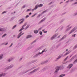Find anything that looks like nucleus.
Here are the masks:
<instances>
[{
  "mask_svg": "<svg viewBox=\"0 0 77 77\" xmlns=\"http://www.w3.org/2000/svg\"><path fill=\"white\" fill-rule=\"evenodd\" d=\"M42 6H43V5H42V4H40L38 5V6L37 5L35 6V9H36L38 8V7H42Z\"/></svg>",
  "mask_w": 77,
  "mask_h": 77,
  "instance_id": "obj_1",
  "label": "nucleus"
},
{
  "mask_svg": "<svg viewBox=\"0 0 77 77\" xmlns=\"http://www.w3.org/2000/svg\"><path fill=\"white\" fill-rule=\"evenodd\" d=\"M77 29V27H75L70 32H69V34H71V33H72V32H74V31H75V30L76 29Z\"/></svg>",
  "mask_w": 77,
  "mask_h": 77,
  "instance_id": "obj_2",
  "label": "nucleus"
},
{
  "mask_svg": "<svg viewBox=\"0 0 77 77\" xmlns=\"http://www.w3.org/2000/svg\"><path fill=\"white\" fill-rule=\"evenodd\" d=\"M27 25V24L26 23L23 26H22L23 27L20 29L19 31V32H21V31H22V30H23V29H24V28L23 27H25V26H26Z\"/></svg>",
  "mask_w": 77,
  "mask_h": 77,
  "instance_id": "obj_3",
  "label": "nucleus"
},
{
  "mask_svg": "<svg viewBox=\"0 0 77 77\" xmlns=\"http://www.w3.org/2000/svg\"><path fill=\"white\" fill-rule=\"evenodd\" d=\"M56 68L57 69H56V70L55 72V73H56V72H57L59 71V69H60V67L59 66H58L56 67Z\"/></svg>",
  "mask_w": 77,
  "mask_h": 77,
  "instance_id": "obj_4",
  "label": "nucleus"
},
{
  "mask_svg": "<svg viewBox=\"0 0 77 77\" xmlns=\"http://www.w3.org/2000/svg\"><path fill=\"white\" fill-rule=\"evenodd\" d=\"M21 33H22V32H21L19 34V35L18 36V37H17V38H18V39L20 38V36H21L22 35H23L24 34V33H23L22 34H21Z\"/></svg>",
  "mask_w": 77,
  "mask_h": 77,
  "instance_id": "obj_5",
  "label": "nucleus"
},
{
  "mask_svg": "<svg viewBox=\"0 0 77 77\" xmlns=\"http://www.w3.org/2000/svg\"><path fill=\"white\" fill-rule=\"evenodd\" d=\"M46 50V49H44V50H43L42 51V53H38L39 54H42V53H44V52L47 51V50Z\"/></svg>",
  "mask_w": 77,
  "mask_h": 77,
  "instance_id": "obj_6",
  "label": "nucleus"
},
{
  "mask_svg": "<svg viewBox=\"0 0 77 77\" xmlns=\"http://www.w3.org/2000/svg\"><path fill=\"white\" fill-rule=\"evenodd\" d=\"M72 66H73V64H70L68 66V68L69 69H70L71 67H72Z\"/></svg>",
  "mask_w": 77,
  "mask_h": 77,
  "instance_id": "obj_7",
  "label": "nucleus"
},
{
  "mask_svg": "<svg viewBox=\"0 0 77 77\" xmlns=\"http://www.w3.org/2000/svg\"><path fill=\"white\" fill-rule=\"evenodd\" d=\"M37 69H35L33 71L30 72V74H32V73H33V72H35V71H37Z\"/></svg>",
  "mask_w": 77,
  "mask_h": 77,
  "instance_id": "obj_8",
  "label": "nucleus"
},
{
  "mask_svg": "<svg viewBox=\"0 0 77 77\" xmlns=\"http://www.w3.org/2000/svg\"><path fill=\"white\" fill-rule=\"evenodd\" d=\"M31 37H32V35H28L26 37V38H31Z\"/></svg>",
  "mask_w": 77,
  "mask_h": 77,
  "instance_id": "obj_9",
  "label": "nucleus"
},
{
  "mask_svg": "<svg viewBox=\"0 0 77 77\" xmlns=\"http://www.w3.org/2000/svg\"><path fill=\"white\" fill-rule=\"evenodd\" d=\"M65 74H63L60 75V77H63V76H65Z\"/></svg>",
  "mask_w": 77,
  "mask_h": 77,
  "instance_id": "obj_10",
  "label": "nucleus"
},
{
  "mask_svg": "<svg viewBox=\"0 0 77 77\" xmlns=\"http://www.w3.org/2000/svg\"><path fill=\"white\" fill-rule=\"evenodd\" d=\"M70 51H69L68 52H67L66 54H65V56H66V55H67V54H69V53H70Z\"/></svg>",
  "mask_w": 77,
  "mask_h": 77,
  "instance_id": "obj_11",
  "label": "nucleus"
},
{
  "mask_svg": "<svg viewBox=\"0 0 77 77\" xmlns=\"http://www.w3.org/2000/svg\"><path fill=\"white\" fill-rule=\"evenodd\" d=\"M56 35H54L51 38V39H53L55 37H56Z\"/></svg>",
  "mask_w": 77,
  "mask_h": 77,
  "instance_id": "obj_12",
  "label": "nucleus"
},
{
  "mask_svg": "<svg viewBox=\"0 0 77 77\" xmlns=\"http://www.w3.org/2000/svg\"><path fill=\"white\" fill-rule=\"evenodd\" d=\"M38 31L37 30H35L34 31V33H38Z\"/></svg>",
  "mask_w": 77,
  "mask_h": 77,
  "instance_id": "obj_13",
  "label": "nucleus"
},
{
  "mask_svg": "<svg viewBox=\"0 0 77 77\" xmlns=\"http://www.w3.org/2000/svg\"><path fill=\"white\" fill-rule=\"evenodd\" d=\"M12 60V58H11L9 60H8V62H10V61H11Z\"/></svg>",
  "mask_w": 77,
  "mask_h": 77,
  "instance_id": "obj_14",
  "label": "nucleus"
},
{
  "mask_svg": "<svg viewBox=\"0 0 77 77\" xmlns=\"http://www.w3.org/2000/svg\"><path fill=\"white\" fill-rule=\"evenodd\" d=\"M24 20H23L22 21H21L20 23V24H21V23H23V22H24Z\"/></svg>",
  "mask_w": 77,
  "mask_h": 77,
  "instance_id": "obj_15",
  "label": "nucleus"
},
{
  "mask_svg": "<svg viewBox=\"0 0 77 77\" xmlns=\"http://www.w3.org/2000/svg\"><path fill=\"white\" fill-rule=\"evenodd\" d=\"M3 58V55H2L1 56H0V59H2Z\"/></svg>",
  "mask_w": 77,
  "mask_h": 77,
  "instance_id": "obj_16",
  "label": "nucleus"
},
{
  "mask_svg": "<svg viewBox=\"0 0 77 77\" xmlns=\"http://www.w3.org/2000/svg\"><path fill=\"white\" fill-rule=\"evenodd\" d=\"M13 66H12V65H11L9 67V68H8V69L9 68H12Z\"/></svg>",
  "mask_w": 77,
  "mask_h": 77,
  "instance_id": "obj_17",
  "label": "nucleus"
},
{
  "mask_svg": "<svg viewBox=\"0 0 77 77\" xmlns=\"http://www.w3.org/2000/svg\"><path fill=\"white\" fill-rule=\"evenodd\" d=\"M31 10H32L31 9H28L27 10V11H31Z\"/></svg>",
  "mask_w": 77,
  "mask_h": 77,
  "instance_id": "obj_18",
  "label": "nucleus"
},
{
  "mask_svg": "<svg viewBox=\"0 0 77 77\" xmlns=\"http://www.w3.org/2000/svg\"><path fill=\"white\" fill-rule=\"evenodd\" d=\"M7 34H5L3 36H2V37H5V36H6Z\"/></svg>",
  "mask_w": 77,
  "mask_h": 77,
  "instance_id": "obj_19",
  "label": "nucleus"
},
{
  "mask_svg": "<svg viewBox=\"0 0 77 77\" xmlns=\"http://www.w3.org/2000/svg\"><path fill=\"white\" fill-rule=\"evenodd\" d=\"M29 26H30V25H27V26H26V29L29 28Z\"/></svg>",
  "mask_w": 77,
  "mask_h": 77,
  "instance_id": "obj_20",
  "label": "nucleus"
},
{
  "mask_svg": "<svg viewBox=\"0 0 77 77\" xmlns=\"http://www.w3.org/2000/svg\"><path fill=\"white\" fill-rule=\"evenodd\" d=\"M61 57H62V56H60L58 57V58L57 59H60V58H61Z\"/></svg>",
  "mask_w": 77,
  "mask_h": 77,
  "instance_id": "obj_21",
  "label": "nucleus"
},
{
  "mask_svg": "<svg viewBox=\"0 0 77 77\" xmlns=\"http://www.w3.org/2000/svg\"><path fill=\"white\" fill-rule=\"evenodd\" d=\"M16 26H17V25H15L14 26H13V29H14V28L16 27Z\"/></svg>",
  "mask_w": 77,
  "mask_h": 77,
  "instance_id": "obj_22",
  "label": "nucleus"
},
{
  "mask_svg": "<svg viewBox=\"0 0 77 77\" xmlns=\"http://www.w3.org/2000/svg\"><path fill=\"white\" fill-rule=\"evenodd\" d=\"M68 56L65 59H64V60H67V59H68Z\"/></svg>",
  "mask_w": 77,
  "mask_h": 77,
  "instance_id": "obj_23",
  "label": "nucleus"
},
{
  "mask_svg": "<svg viewBox=\"0 0 77 77\" xmlns=\"http://www.w3.org/2000/svg\"><path fill=\"white\" fill-rule=\"evenodd\" d=\"M39 33H40V35H42V32H39Z\"/></svg>",
  "mask_w": 77,
  "mask_h": 77,
  "instance_id": "obj_24",
  "label": "nucleus"
},
{
  "mask_svg": "<svg viewBox=\"0 0 77 77\" xmlns=\"http://www.w3.org/2000/svg\"><path fill=\"white\" fill-rule=\"evenodd\" d=\"M36 15V14H34L32 16V17H35V16Z\"/></svg>",
  "mask_w": 77,
  "mask_h": 77,
  "instance_id": "obj_25",
  "label": "nucleus"
},
{
  "mask_svg": "<svg viewBox=\"0 0 77 77\" xmlns=\"http://www.w3.org/2000/svg\"><path fill=\"white\" fill-rule=\"evenodd\" d=\"M3 28H1L0 29V31H3Z\"/></svg>",
  "mask_w": 77,
  "mask_h": 77,
  "instance_id": "obj_26",
  "label": "nucleus"
},
{
  "mask_svg": "<svg viewBox=\"0 0 77 77\" xmlns=\"http://www.w3.org/2000/svg\"><path fill=\"white\" fill-rule=\"evenodd\" d=\"M66 38V36H63V37L62 38V39H64V38Z\"/></svg>",
  "mask_w": 77,
  "mask_h": 77,
  "instance_id": "obj_27",
  "label": "nucleus"
},
{
  "mask_svg": "<svg viewBox=\"0 0 77 77\" xmlns=\"http://www.w3.org/2000/svg\"><path fill=\"white\" fill-rule=\"evenodd\" d=\"M6 11H5L2 12V14H5V13H6Z\"/></svg>",
  "mask_w": 77,
  "mask_h": 77,
  "instance_id": "obj_28",
  "label": "nucleus"
},
{
  "mask_svg": "<svg viewBox=\"0 0 77 77\" xmlns=\"http://www.w3.org/2000/svg\"><path fill=\"white\" fill-rule=\"evenodd\" d=\"M3 76V74H0V77H2Z\"/></svg>",
  "mask_w": 77,
  "mask_h": 77,
  "instance_id": "obj_29",
  "label": "nucleus"
},
{
  "mask_svg": "<svg viewBox=\"0 0 77 77\" xmlns=\"http://www.w3.org/2000/svg\"><path fill=\"white\" fill-rule=\"evenodd\" d=\"M29 17V16L28 15H27L26 17V18H28V17Z\"/></svg>",
  "mask_w": 77,
  "mask_h": 77,
  "instance_id": "obj_30",
  "label": "nucleus"
},
{
  "mask_svg": "<svg viewBox=\"0 0 77 77\" xmlns=\"http://www.w3.org/2000/svg\"><path fill=\"white\" fill-rule=\"evenodd\" d=\"M76 34H75L74 35H72V36H74V37H75V36Z\"/></svg>",
  "mask_w": 77,
  "mask_h": 77,
  "instance_id": "obj_31",
  "label": "nucleus"
},
{
  "mask_svg": "<svg viewBox=\"0 0 77 77\" xmlns=\"http://www.w3.org/2000/svg\"><path fill=\"white\" fill-rule=\"evenodd\" d=\"M25 8V5H24V6H23L22 7V8Z\"/></svg>",
  "mask_w": 77,
  "mask_h": 77,
  "instance_id": "obj_32",
  "label": "nucleus"
},
{
  "mask_svg": "<svg viewBox=\"0 0 77 77\" xmlns=\"http://www.w3.org/2000/svg\"><path fill=\"white\" fill-rule=\"evenodd\" d=\"M46 11H44L42 13V14H44V13L45 12H46Z\"/></svg>",
  "mask_w": 77,
  "mask_h": 77,
  "instance_id": "obj_33",
  "label": "nucleus"
},
{
  "mask_svg": "<svg viewBox=\"0 0 77 77\" xmlns=\"http://www.w3.org/2000/svg\"><path fill=\"white\" fill-rule=\"evenodd\" d=\"M44 20L45 19H44V20H41V22H42L43 21H44Z\"/></svg>",
  "mask_w": 77,
  "mask_h": 77,
  "instance_id": "obj_34",
  "label": "nucleus"
},
{
  "mask_svg": "<svg viewBox=\"0 0 77 77\" xmlns=\"http://www.w3.org/2000/svg\"><path fill=\"white\" fill-rule=\"evenodd\" d=\"M13 45V44L11 43L10 47H11V46H12V45Z\"/></svg>",
  "mask_w": 77,
  "mask_h": 77,
  "instance_id": "obj_35",
  "label": "nucleus"
},
{
  "mask_svg": "<svg viewBox=\"0 0 77 77\" xmlns=\"http://www.w3.org/2000/svg\"><path fill=\"white\" fill-rule=\"evenodd\" d=\"M72 58L71 59L69 60V62H71V61L72 60Z\"/></svg>",
  "mask_w": 77,
  "mask_h": 77,
  "instance_id": "obj_36",
  "label": "nucleus"
},
{
  "mask_svg": "<svg viewBox=\"0 0 77 77\" xmlns=\"http://www.w3.org/2000/svg\"><path fill=\"white\" fill-rule=\"evenodd\" d=\"M34 9H35V8H34V9H32V12H33V11H34Z\"/></svg>",
  "mask_w": 77,
  "mask_h": 77,
  "instance_id": "obj_37",
  "label": "nucleus"
},
{
  "mask_svg": "<svg viewBox=\"0 0 77 77\" xmlns=\"http://www.w3.org/2000/svg\"><path fill=\"white\" fill-rule=\"evenodd\" d=\"M42 29V28H40L39 29H38V30H41V29Z\"/></svg>",
  "mask_w": 77,
  "mask_h": 77,
  "instance_id": "obj_38",
  "label": "nucleus"
},
{
  "mask_svg": "<svg viewBox=\"0 0 77 77\" xmlns=\"http://www.w3.org/2000/svg\"><path fill=\"white\" fill-rule=\"evenodd\" d=\"M77 45H76L75 47V48H77Z\"/></svg>",
  "mask_w": 77,
  "mask_h": 77,
  "instance_id": "obj_39",
  "label": "nucleus"
},
{
  "mask_svg": "<svg viewBox=\"0 0 77 77\" xmlns=\"http://www.w3.org/2000/svg\"><path fill=\"white\" fill-rule=\"evenodd\" d=\"M47 61H45L44 62V63H47Z\"/></svg>",
  "mask_w": 77,
  "mask_h": 77,
  "instance_id": "obj_40",
  "label": "nucleus"
},
{
  "mask_svg": "<svg viewBox=\"0 0 77 77\" xmlns=\"http://www.w3.org/2000/svg\"><path fill=\"white\" fill-rule=\"evenodd\" d=\"M42 31H43V32H44V33H45V31H44V30H42Z\"/></svg>",
  "mask_w": 77,
  "mask_h": 77,
  "instance_id": "obj_41",
  "label": "nucleus"
},
{
  "mask_svg": "<svg viewBox=\"0 0 77 77\" xmlns=\"http://www.w3.org/2000/svg\"><path fill=\"white\" fill-rule=\"evenodd\" d=\"M60 36H59L58 37V38H60Z\"/></svg>",
  "mask_w": 77,
  "mask_h": 77,
  "instance_id": "obj_42",
  "label": "nucleus"
},
{
  "mask_svg": "<svg viewBox=\"0 0 77 77\" xmlns=\"http://www.w3.org/2000/svg\"><path fill=\"white\" fill-rule=\"evenodd\" d=\"M8 44V43H7L5 45H7Z\"/></svg>",
  "mask_w": 77,
  "mask_h": 77,
  "instance_id": "obj_43",
  "label": "nucleus"
},
{
  "mask_svg": "<svg viewBox=\"0 0 77 77\" xmlns=\"http://www.w3.org/2000/svg\"><path fill=\"white\" fill-rule=\"evenodd\" d=\"M41 15H39L38 16V17H40Z\"/></svg>",
  "mask_w": 77,
  "mask_h": 77,
  "instance_id": "obj_44",
  "label": "nucleus"
},
{
  "mask_svg": "<svg viewBox=\"0 0 77 77\" xmlns=\"http://www.w3.org/2000/svg\"><path fill=\"white\" fill-rule=\"evenodd\" d=\"M31 14H32V13H30L29 14V15H31Z\"/></svg>",
  "mask_w": 77,
  "mask_h": 77,
  "instance_id": "obj_45",
  "label": "nucleus"
},
{
  "mask_svg": "<svg viewBox=\"0 0 77 77\" xmlns=\"http://www.w3.org/2000/svg\"><path fill=\"white\" fill-rule=\"evenodd\" d=\"M6 75V73H4V75Z\"/></svg>",
  "mask_w": 77,
  "mask_h": 77,
  "instance_id": "obj_46",
  "label": "nucleus"
},
{
  "mask_svg": "<svg viewBox=\"0 0 77 77\" xmlns=\"http://www.w3.org/2000/svg\"><path fill=\"white\" fill-rule=\"evenodd\" d=\"M13 36H14V37H15V35H13Z\"/></svg>",
  "mask_w": 77,
  "mask_h": 77,
  "instance_id": "obj_47",
  "label": "nucleus"
},
{
  "mask_svg": "<svg viewBox=\"0 0 77 77\" xmlns=\"http://www.w3.org/2000/svg\"><path fill=\"white\" fill-rule=\"evenodd\" d=\"M77 2H75V4H77Z\"/></svg>",
  "mask_w": 77,
  "mask_h": 77,
  "instance_id": "obj_48",
  "label": "nucleus"
},
{
  "mask_svg": "<svg viewBox=\"0 0 77 77\" xmlns=\"http://www.w3.org/2000/svg\"><path fill=\"white\" fill-rule=\"evenodd\" d=\"M47 31H46L45 32V33H47Z\"/></svg>",
  "mask_w": 77,
  "mask_h": 77,
  "instance_id": "obj_49",
  "label": "nucleus"
},
{
  "mask_svg": "<svg viewBox=\"0 0 77 77\" xmlns=\"http://www.w3.org/2000/svg\"><path fill=\"white\" fill-rule=\"evenodd\" d=\"M66 51H68V49H66Z\"/></svg>",
  "mask_w": 77,
  "mask_h": 77,
  "instance_id": "obj_50",
  "label": "nucleus"
},
{
  "mask_svg": "<svg viewBox=\"0 0 77 77\" xmlns=\"http://www.w3.org/2000/svg\"><path fill=\"white\" fill-rule=\"evenodd\" d=\"M74 0H71V1L72 2V1H73Z\"/></svg>",
  "mask_w": 77,
  "mask_h": 77,
  "instance_id": "obj_51",
  "label": "nucleus"
},
{
  "mask_svg": "<svg viewBox=\"0 0 77 77\" xmlns=\"http://www.w3.org/2000/svg\"><path fill=\"white\" fill-rule=\"evenodd\" d=\"M36 42V41H35L34 42Z\"/></svg>",
  "mask_w": 77,
  "mask_h": 77,
  "instance_id": "obj_52",
  "label": "nucleus"
},
{
  "mask_svg": "<svg viewBox=\"0 0 77 77\" xmlns=\"http://www.w3.org/2000/svg\"><path fill=\"white\" fill-rule=\"evenodd\" d=\"M62 3V2H61V3H60V4H61V3Z\"/></svg>",
  "mask_w": 77,
  "mask_h": 77,
  "instance_id": "obj_53",
  "label": "nucleus"
},
{
  "mask_svg": "<svg viewBox=\"0 0 77 77\" xmlns=\"http://www.w3.org/2000/svg\"><path fill=\"white\" fill-rule=\"evenodd\" d=\"M75 15H77V13Z\"/></svg>",
  "mask_w": 77,
  "mask_h": 77,
  "instance_id": "obj_54",
  "label": "nucleus"
},
{
  "mask_svg": "<svg viewBox=\"0 0 77 77\" xmlns=\"http://www.w3.org/2000/svg\"><path fill=\"white\" fill-rule=\"evenodd\" d=\"M51 3H52V2H51V3H50V4H51Z\"/></svg>",
  "mask_w": 77,
  "mask_h": 77,
  "instance_id": "obj_55",
  "label": "nucleus"
},
{
  "mask_svg": "<svg viewBox=\"0 0 77 77\" xmlns=\"http://www.w3.org/2000/svg\"><path fill=\"white\" fill-rule=\"evenodd\" d=\"M14 13H15V12L14 11Z\"/></svg>",
  "mask_w": 77,
  "mask_h": 77,
  "instance_id": "obj_56",
  "label": "nucleus"
},
{
  "mask_svg": "<svg viewBox=\"0 0 77 77\" xmlns=\"http://www.w3.org/2000/svg\"><path fill=\"white\" fill-rule=\"evenodd\" d=\"M68 29H69V28H68Z\"/></svg>",
  "mask_w": 77,
  "mask_h": 77,
  "instance_id": "obj_57",
  "label": "nucleus"
},
{
  "mask_svg": "<svg viewBox=\"0 0 77 77\" xmlns=\"http://www.w3.org/2000/svg\"><path fill=\"white\" fill-rule=\"evenodd\" d=\"M35 56H37V55H35Z\"/></svg>",
  "mask_w": 77,
  "mask_h": 77,
  "instance_id": "obj_58",
  "label": "nucleus"
},
{
  "mask_svg": "<svg viewBox=\"0 0 77 77\" xmlns=\"http://www.w3.org/2000/svg\"><path fill=\"white\" fill-rule=\"evenodd\" d=\"M21 59H22V58H21Z\"/></svg>",
  "mask_w": 77,
  "mask_h": 77,
  "instance_id": "obj_59",
  "label": "nucleus"
},
{
  "mask_svg": "<svg viewBox=\"0 0 77 77\" xmlns=\"http://www.w3.org/2000/svg\"><path fill=\"white\" fill-rule=\"evenodd\" d=\"M76 1H77V0H76Z\"/></svg>",
  "mask_w": 77,
  "mask_h": 77,
  "instance_id": "obj_60",
  "label": "nucleus"
}]
</instances>
